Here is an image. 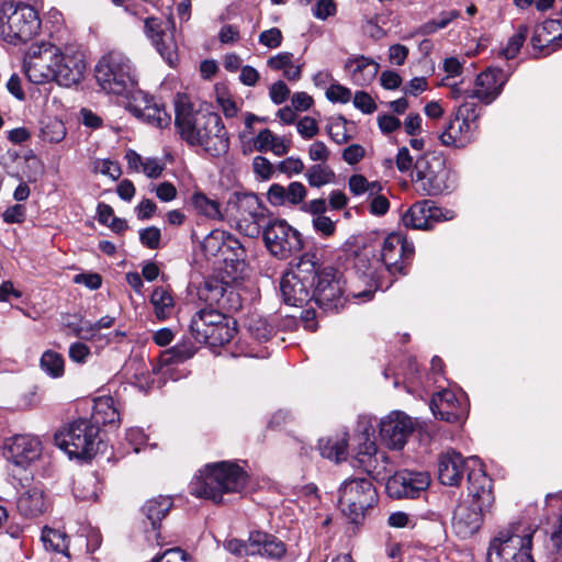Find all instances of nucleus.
<instances>
[{"instance_id": "obj_63", "label": "nucleus", "mask_w": 562, "mask_h": 562, "mask_svg": "<svg viewBox=\"0 0 562 562\" xmlns=\"http://www.w3.org/2000/svg\"><path fill=\"white\" fill-rule=\"evenodd\" d=\"M290 94V89L282 81L274 82L269 89V97L274 104L283 103Z\"/></svg>"}, {"instance_id": "obj_7", "label": "nucleus", "mask_w": 562, "mask_h": 562, "mask_svg": "<svg viewBox=\"0 0 562 562\" xmlns=\"http://www.w3.org/2000/svg\"><path fill=\"white\" fill-rule=\"evenodd\" d=\"M536 530L514 527L502 530L490 542L487 562H535L532 539Z\"/></svg>"}, {"instance_id": "obj_11", "label": "nucleus", "mask_w": 562, "mask_h": 562, "mask_svg": "<svg viewBox=\"0 0 562 562\" xmlns=\"http://www.w3.org/2000/svg\"><path fill=\"white\" fill-rule=\"evenodd\" d=\"M414 170L422 195L434 196L452 189L451 173L439 156L426 154L417 157Z\"/></svg>"}, {"instance_id": "obj_2", "label": "nucleus", "mask_w": 562, "mask_h": 562, "mask_svg": "<svg viewBox=\"0 0 562 562\" xmlns=\"http://www.w3.org/2000/svg\"><path fill=\"white\" fill-rule=\"evenodd\" d=\"M248 475L237 463L220 461L206 464L190 484L191 494L210 499L215 504L223 502L226 493H240L247 484Z\"/></svg>"}, {"instance_id": "obj_32", "label": "nucleus", "mask_w": 562, "mask_h": 562, "mask_svg": "<svg viewBox=\"0 0 562 562\" xmlns=\"http://www.w3.org/2000/svg\"><path fill=\"white\" fill-rule=\"evenodd\" d=\"M251 546H255V554L269 559H281L286 552V547L283 541L273 535L262 531H252Z\"/></svg>"}, {"instance_id": "obj_48", "label": "nucleus", "mask_w": 562, "mask_h": 562, "mask_svg": "<svg viewBox=\"0 0 562 562\" xmlns=\"http://www.w3.org/2000/svg\"><path fill=\"white\" fill-rule=\"evenodd\" d=\"M42 541L46 549L54 552L65 553L68 550L67 536L57 529L45 527L42 531Z\"/></svg>"}, {"instance_id": "obj_58", "label": "nucleus", "mask_w": 562, "mask_h": 562, "mask_svg": "<svg viewBox=\"0 0 562 562\" xmlns=\"http://www.w3.org/2000/svg\"><path fill=\"white\" fill-rule=\"evenodd\" d=\"M282 32L278 27H271L259 34V43L268 48H277L282 43Z\"/></svg>"}, {"instance_id": "obj_31", "label": "nucleus", "mask_w": 562, "mask_h": 562, "mask_svg": "<svg viewBox=\"0 0 562 562\" xmlns=\"http://www.w3.org/2000/svg\"><path fill=\"white\" fill-rule=\"evenodd\" d=\"M227 319L229 318L216 310L202 308L192 316L190 331L194 339L198 340L201 339L203 335L207 334L211 328Z\"/></svg>"}, {"instance_id": "obj_28", "label": "nucleus", "mask_w": 562, "mask_h": 562, "mask_svg": "<svg viewBox=\"0 0 562 562\" xmlns=\"http://www.w3.org/2000/svg\"><path fill=\"white\" fill-rule=\"evenodd\" d=\"M145 32L161 57L172 66L177 59L176 44L171 35L166 33L162 22L155 18H147L145 20Z\"/></svg>"}, {"instance_id": "obj_20", "label": "nucleus", "mask_w": 562, "mask_h": 562, "mask_svg": "<svg viewBox=\"0 0 562 562\" xmlns=\"http://www.w3.org/2000/svg\"><path fill=\"white\" fill-rule=\"evenodd\" d=\"M41 453V440L32 435H15L7 438L3 443V456L18 467L26 468L37 460Z\"/></svg>"}, {"instance_id": "obj_25", "label": "nucleus", "mask_w": 562, "mask_h": 562, "mask_svg": "<svg viewBox=\"0 0 562 562\" xmlns=\"http://www.w3.org/2000/svg\"><path fill=\"white\" fill-rule=\"evenodd\" d=\"M430 409L436 418L448 423H459L465 417V409L450 390L436 393L431 398Z\"/></svg>"}, {"instance_id": "obj_50", "label": "nucleus", "mask_w": 562, "mask_h": 562, "mask_svg": "<svg viewBox=\"0 0 562 562\" xmlns=\"http://www.w3.org/2000/svg\"><path fill=\"white\" fill-rule=\"evenodd\" d=\"M250 544H252V532H250L246 541L239 539H229L225 542L224 547L231 553L239 557L255 555V546Z\"/></svg>"}, {"instance_id": "obj_12", "label": "nucleus", "mask_w": 562, "mask_h": 562, "mask_svg": "<svg viewBox=\"0 0 562 562\" xmlns=\"http://www.w3.org/2000/svg\"><path fill=\"white\" fill-rule=\"evenodd\" d=\"M347 300L342 274L333 268L321 269L317 261V278L313 289L315 304L325 312H338L345 307Z\"/></svg>"}, {"instance_id": "obj_5", "label": "nucleus", "mask_w": 562, "mask_h": 562, "mask_svg": "<svg viewBox=\"0 0 562 562\" xmlns=\"http://www.w3.org/2000/svg\"><path fill=\"white\" fill-rule=\"evenodd\" d=\"M317 278V258L315 254H304L293 269L285 272L280 282L284 303L303 306L313 300V289Z\"/></svg>"}, {"instance_id": "obj_10", "label": "nucleus", "mask_w": 562, "mask_h": 562, "mask_svg": "<svg viewBox=\"0 0 562 562\" xmlns=\"http://www.w3.org/2000/svg\"><path fill=\"white\" fill-rule=\"evenodd\" d=\"M378 502V493L369 477H350L338 488V505L350 521L357 524L364 512Z\"/></svg>"}, {"instance_id": "obj_43", "label": "nucleus", "mask_w": 562, "mask_h": 562, "mask_svg": "<svg viewBox=\"0 0 562 562\" xmlns=\"http://www.w3.org/2000/svg\"><path fill=\"white\" fill-rule=\"evenodd\" d=\"M322 457L339 462L346 459L347 441L345 438H323L318 441Z\"/></svg>"}, {"instance_id": "obj_39", "label": "nucleus", "mask_w": 562, "mask_h": 562, "mask_svg": "<svg viewBox=\"0 0 562 562\" xmlns=\"http://www.w3.org/2000/svg\"><path fill=\"white\" fill-rule=\"evenodd\" d=\"M218 251L224 257L225 261L235 263V269L244 266L246 259V250L243 244L232 235H227L223 244L220 246Z\"/></svg>"}, {"instance_id": "obj_8", "label": "nucleus", "mask_w": 562, "mask_h": 562, "mask_svg": "<svg viewBox=\"0 0 562 562\" xmlns=\"http://www.w3.org/2000/svg\"><path fill=\"white\" fill-rule=\"evenodd\" d=\"M226 216L240 234L256 238L260 235L267 209L255 193H237L229 199Z\"/></svg>"}, {"instance_id": "obj_61", "label": "nucleus", "mask_w": 562, "mask_h": 562, "mask_svg": "<svg viewBox=\"0 0 562 562\" xmlns=\"http://www.w3.org/2000/svg\"><path fill=\"white\" fill-rule=\"evenodd\" d=\"M353 104L357 109L361 110L366 114H371L376 109L373 99L364 91L356 92L353 97Z\"/></svg>"}, {"instance_id": "obj_41", "label": "nucleus", "mask_w": 562, "mask_h": 562, "mask_svg": "<svg viewBox=\"0 0 562 562\" xmlns=\"http://www.w3.org/2000/svg\"><path fill=\"white\" fill-rule=\"evenodd\" d=\"M99 494V480L93 473L78 479L74 484V495L80 501H97Z\"/></svg>"}, {"instance_id": "obj_44", "label": "nucleus", "mask_w": 562, "mask_h": 562, "mask_svg": "<svg viewBox=\"0 0 562 562\" xmlns=\"http://www.w3.org/2000/svg\"><path fill=\"white\" fill-rule=\"evenodd\" d=\"M461 13L458 10L442 11L432 20L427 21L418 27V34L431 35L439 30L446 29L453 20L460 18Z\"/></svg>"}, {"instance_id": "obj_42", "label": "nucleus", "mask_w": 562, "mask_h": 562, "mask_svg": "<svg viewBox=\"0 0 562 562\" xmlns=\"http://www.w3.org/2000/svg\"><path fill=\"white\" fill-rule=\"evenodd\" d=\"M194 210L211 220H222L221 204L202 192H195L191 198Z\"/></svg>"}, {"instance_id": "obj_47", "label": "nucleus", "mask_w": 562, "mask_h": 562, "mask_svg": "<svg viewBox=\"0 0 562 562\" xmlns=\"http://www.w3.org/2000/svg\"><path fill=\"white\" fill-rule=\"evenodd\" d=\"M527 35L528 26L525 24H520L517 27L516 32L513 34V36L509 37L507 45L499 50V56L504 57L505 59L515 58L520 52V48L525 43Z\"/></svg>"}, {"instance_id": "obj_24", "label": "nucleus", "mask_w": 562, "mask_h": 562, "mask_svg": "<svg viewBox=\"0 0 562 562\" xmlns=\"http://www.w3.org/2000/svg\"><path fill=\"white\" fill-rule=\"evenodd\" d=\"M535 49L550 54L562 47V21L549 19L537 25L530 38Z\"/></svg>"}, {"instance_id": "obj_36", "label": "nucleus", "mask_w": 562, "mask_h": 562, "mask_svg": "<svg viewBox=\"0 0 562 562\" xmlns=\"http://www.w3.org/2000/svg\"><path fill=\"white\" fill-rule=\"evenodd\" d=\"M198 348L190 339H183L173 347L166 349L160 353L159 362L161 366L182 363L191 359Z\"/></svg>"}, {"instance_id": "obj_6", "label": "nucleus", "mask_w": 562, "mask_h": 562, "mask_svg": "<svg viewBox=\"0 0 562 562\" xmlns=\"http://www.w3.org/2000/svg\"><path fill=\"white\" fill-rule=\"evenodd\" d=\"M95 78L102 90L121 95L136 90V71L131 59L119 50H111L98 61Z\"/></svg>"}, {"instance_id": "obj_15", "label": "nucleus", "mask_w": 562, "mask_h": 562, "mask_svg": "<svg viewBox=\"0 0 562 562\" xmlns=\"http://www.w3.org/2000/svg\"><path fill=\"white\" fill-rule=\"evenodd\" d=\"M58 47L50 43L32 44L24 59L25 75L35 85L55 80Z\"/></svg>"}, {"instance_id": "obj_38", "label": "nucleus", "mask_w": 562, "mask_h": 562, "mask_svg": "<svg viewBox=\"0 0 562 562\" xmlns=\"http://www.w3.org/2000/svg\"><path fill=\"white\" fill-rule=\"evenodd\" d=\"M92 418L94 424H115L120 420V414L112 397H100L95 400Z\"/></svg>"}, {"instance_id": "obj_14", "label": "nucleus", "mask_w": 562, "mask_h": 562, "mask_svg": "<svg viewBox=\"0 0 562 562\" xmlns=\"http://www.w3.org/2000/svg\"><path fill=\"white\" fill-rule=\"evenodd\" d=\"M415 252L414 244L408 241L401 233L389 234L382 244L380 261L389 279L396 274H406L407 262Z\"/></svg>"}, {"instance_id": "obj_60", "label": "nucleus", "mask_w": 562, "mask_h": 562, "mask_svg": "<svg viewBox=\"0 0 562 562\" xmlns=\"http://www.w3.org/2000/svg\"><path fill=\"white\" fill-rule=\"evenodd\" d=\"M326 97L331 102L347 103L351 99V91L341 85H331L326 91Z\"/></svg>"}, {"instance_id": "obj_18", "label": "nucleus", "mask_w": 562, "mask_h": 562, "mask_svg": "<svg viewBox=\"0 0 562 562\" xmlns=\"http://www.w3.org/2000/svg\"><path fill=\"white\" fill-rule=\"evenodd\" d=\"M429 484L430 476L427 472L402 470L389 477L385 488L392 498H416Z\"/></svg>"}, {"instance_id": "obj_26", "label": "nucleus", "mask_w": 562, "mask_h": 562, "mask_svg": "<svg viewBox=\"0 0 562 562\" xmlns=\"http://www.w3.org/2000/svg\"><path fill=\"white\" fill-rule=\"evenodd\" d=\"M467 470L468 464L461 453L450 450L439 456L438 479L443 485L458 486Z\"/></svg>"}, {"instance_id": "obj_9", "label": "nucleus", "mask_w": 562, "mask_h": 562, "mask_svg": "<svg viewBox=\"0 0 562 562\" xmlns=\"http://www.w3.org/2000/svg\"><path fill=\"white\" fill-rule=\"evenodd\" d=\"M41 21L29 4L5 0L0 7V32L10 43L26 42L37 34Z\"/></svg>"}, {"instance_id": "obj_35", "label": "nucleus", "mask_w": 562, "mask_h": 562, "mask_svg": "<svg viewBox=\"0 0 562 562\" xmlns=\"http://www.w3.org/2000/svg\"><path fill=\"white\" fill-rule=\"evenodd\" d=\"M172 504L171 497L159 495L148 499L143 505L142 513L149 521L153 531L159 529L160 521L167 516Z\"/></svg>"}, {"instance_id": "obj_49", "label": "nucleus", "mask_w": 562, "mask_h": 562, "mask_svg": "<svg viewBox=\"0 0 562 562\" xmlns=\"http://www.w3.org/2000/svg\"><path fill=\"white\" fill-rule=\"evenodd\" d=\"M481 114V109L477 106V103L474 99L470 97H465V100L458 106L456 111V117L464 121L469 125H479L477 120Z\"/></svg>"}, {"instance_id": "obj_34", "label": "nucleus", "mask_w": 562, "mask_h": 562, "mask_svg": "<svg viewBox=\"0 0 562 562\" xmlns=\"http://www.w3.org/2000/svg\"><path fill=\"white\" fill-rule=\"evenodd\" d=\"M292 142L289 138L273 134L269 128L261 130L254 139V147L260 153L268 150L276 156H284L289 153Z\"/></svg>"}, {"instance_id": "obj_16", "label": "nucleus", "mask_w": 562, "mask_h": 562, "mask_svg": "<svg viewBox=\"0 0 562 562\" xmlns=\"http://www.w3.org/2000/svg\"><path fill=\"white\" fill-rule=\"evenodd\" d=\"M126 108L134 116L153 126L164 128L171 123V115L167 113L165 106L143 90L131 91Z\"/></svg>"}, {"instance_id": "obj_21", "label": "nucleus", "mask_w": 562, "mask_h": 562, "mask_svg": "<svg viewBox=\"0 0 562 562\" xmlns=\"http://www.w3.org/2000/svg\"><path fill=\"white\" fill-rule=\"evenodd\" d=\"M55 63L56 77L54 81L65 87L80 82L86 70V60L82 52L74 47H67L65 52L58 49Z\"/></svg>"}, {"instance_id": "obj_27", "label": "nucleus", "mask_w": 562, "mask_h": 562, "mask_svg": "<svg viewBox=\"0 0 562 562\" xmlns=\"http://www.w3.org/2000/svg\"><path fill=\"white\" fill-rule=\"evenodd\" d=\"M477 130L479 125H469L454 116L439 134V140L447 147L463 148L475 139Z\"/></svg>"}, {"instance_id": "obj_33", "label": "nucleus", "mask_w": 562, "mask_h": 562, "mask_svg": "<svg viewBox=\"0 0 562 562\" xmlns=\"http://www.w3.org/2000/svg\"><path fill=\"white\" fill-rule=\"evenodd\" d=\"M114 322V317L106 315L101 317L95 323L81 319L79 324H69L68 327H70L74 335L80 339L99 341L105 338V335H102L101 330L112 327Z\"/></svg>"}, {"instance_id": "obj_37", "label": "nucleus", "mask_w": 562, "mask_h": 562, "mask_svg": "<svg viewBox=\"0 0 562 562\" xmlns=\"http://www.w3.org/2000/svg\"><path fill=\"white\" fill-rule=\"evenodd\" d=\"M235 333L236 329L231 325V319H227L226 322L217 324V326L211 328L207 334L203 335L201 339H198L196 341L212 347L223 346L233 339Z\"/></svg>"}, {"instance_id": "obj_1", "label": "nucleus", "mask_w": 562, "mask_h": 562, "mask_svg": "<svg viewBox=\"0 0 562 562\" xmlns=\"http://www.w3.org/2000/svg\"><path fill=\"white\" fill-rule=\"evenodd\" d=\"M175 124L183 140L200 146L212 157H221L229 149V137L221 116L214 112H193L189 99L177 94Z\"/></svg>"}, {"instance_id": "obj_57", "label": "nucleus", "mask_w": 562, "mask_h": 562, "mask_svg": "<svg viewBox=\"0 0 562 562\" xmlns=\"http://www.w3.org/2000/svg\"><path fill=\"white\" fill-rule=\"evenodd\" d=\"M252 169L254 172L263 180L270 179L274 171L273 165L263 156H256L254 158Z\"/></svg>"}, {"instance_id": "obj_46", "label": "nucleus", "mask_w": 562, "mask_h": 562, "mask_svg": "<svg viewBox=\"0 0 562 562\" xmlns=\"http://www.w3.org/2000/svg\"><path fill=\"white\" fill-rule=\"evenodd\" d=\"M40 366L52 378H60L65 372L63 356L53 350H47L42 355Z\"/></svg>"}, {"instance_id": "obj_40", "label": "nucleus", "mask_w": 562, "mask_h": 562, "mask_svg": "<svg viewBox=\"0 0 562 562\" xmlns=\"http://www.w3.org/2000/svg\"><path fill=\"white\" fill-rule=\"evenodd\" d=\"M150 303L154 306V312L159 321L168 318L175 306L173 297L169 291L162 286H158L154 290L150 296Z\"/></svg>"}, {"instance_id": "obj_17", "label": "nucleus", "mask_w": 562, "mask_h": 562, "mask_svg": "<svg viewBox=\"0 0 562 562\" xmlns=\"http://www.w3.org/2000/svg\"><path fill=\"white\" fill-rule=\"evenodd\" d=\"M452 210L437 206L430 200H422L414 203L402 216L403 225L413 229H431L439 222L453 220Z\"/></svg>"}, {"instance_id": "obj_53", "label": "nucleus", "mask_w": 562, "mask_h": 562, "mask_svg": "<svg viewBox=\"0 0 562 562\" xmlns=\"http://www.w3.org/2000/svg\"><path fill=\"white\" fill-rule=\"evenodd\" d=\"M296 130L301 137L304 139H312L319 132L316 120L311 116H303L296 123Z\"/></svg>"}, {"instance_id": "obj_56", "label": "nucleus", "mask_w": 562, "mask_h": 562, "mask_svg": "<svg viewBox=\"0 0 562 562\" xmlns=\"http://www.w3.org/2000/svg\"><path fill=\"white\" fill-rule=\"evenodd\" d=\"M160 238V229L155 226L147 227L139 232L140 243L150 249H157L159 247Z\"/></svg>"}, {"instance_id": "obj_62", "label": "nucleus", "mask_w": 562, "mask_h": 562, "mask_svg": "<svg viewBox=\"0 0 562 562\" xmlns=\"http://www.w3.org/2000/svg\"><path fill=\"white\" fill-rule=\"evenodd\" d=\"M90 355V348L83 342L77 341L69 346V358L76 363H85Z\"/></svg>"}, {"instance_id": "obj_51", "label": "nucleus", "mask_w": 562, "mask_h": 562, "mask_svg": "<svg viewBox=\"0 0 562 562\" xmlns=\"http://www.w3.org/2000/svg\"><path fill=\"white\" fill-rule=\"evenodd\" d=\"M248 329L260 341L270 339L274 333L273 326L262 318L251 319Z\"/></svg>"}, {"instance_id": "obj_13", "label": "nucleus", "mask_w": 562, "mask_h": 562, "mask_svg": "<svg viewBox=\"0 0 562 562\" xmlns=\"http://www.w3.org/2000/svg\"><path fill=\"white\" fill-rule=\"evenodd\" d=\"M263 241L269 252L286 259L300 251L303 244L301 234L284 220H273L262 228Z\"/></svg>"}, {"instance_id": "obj_29", "label": "nucleus", "mask_w": 562, "mask_h": 562, "mask_svg": "<svg viewBox=\"0 0 562 562\" xmlns=\"http://www.w3.org/2000/svg\"><path fill=\"white\" fill-rule=\"evenodd\" d=\"M380 65L370 57L358 55L348 58L345 63V70L351 81L360 87L370 85L376 77Z\"/></svg>"}, {"instance_id": "obj_52", "label": "nucleus", "mask_w": 562, "mask_h": 562, "mask_svg": "<svg viewBox=\"0 0 562 562\" xmlns=\"http://www.w3.org/2000/svg\"><path fill=\"white\" fill-rule=\"evenodd\" d=\"M43 139L49 143H59L66 136V128L60 121H53L42 128Z\"/></svg>"}, {"instance_id": "obj_4", "label": "nucleus", "mask_w": 562, "mask_h": 562, "mask_svg": "<svg viewBox=\"0 0 562 562\" xmlns=\"http://www.w3.org/2000/svg\"><path fill=\"white\" fill-rule=\"evenodd\" d=\"M99 434L100 428L92 420L79 418L59 428L54 440L70 459L90 460L101 443Z\"/></svg>"}, {"instance_id": "obj_22", "label": "nucleus", "mask_w": 562, "mask_h": 562, "mask_svg": "<svg viewBox=\"0 0 562 562\" xmlns=\"http://www.w3.org/2000/svg\"><path fill=\"white\" fill-rule=\"evenodd\" d=\"M414 430L409 416L393 412L380 422V438L391 449H402Z\"/></svg>"}, {"instance_id": "obj_55", "label": "nucleus", "mask_w": 562, "mask_h": 562, "mask_svg": "<svg viewBox=\"0 0 562 562\" xmlns=\"http://www.w3.org/2000/svg\"><path fill=\"white\" fill-rule=\"evenodd\" d=\"M285 193L286 203L297 205L304 201L307 191L301 182L294 181L285 188Z\"/></svg>"}, {"instance_id": "obj_23", "label": "nucleus", "mask_w": 562, "mask_h": 562, "mask_svg": "<svg viewBox=\"0 0 562 562\" xmlns=\"http://www.w3.org/2000/svg\"><path fill=\"white\" fill-rule=\"evenodd\" d=\"M507 80L508 75L501 68L490 67L477 75L475 88L467 92L468 97L477 99L484 104H490L501 94Z\"/></svg>"}, {"instance_id": "obj_54", "label": "nucleus", "mask_w": 562, "mask_h": 562, "mask_svg": "<svg viewBox=\"0 0 562 562\" xmlns=\"http://www.w3.org/2000/svg\"><path fill=\"white\" fill-rule=\"evenodd\" d=\"M281 173L292 177L304 170V162L299 157H288L280 161L276 167Z\"/></svg>"}, {"instance_id": "obj_3", "label": "nucleus", "mask_w": 562, "mask_h": 562, "mask_svg": "<svg viewBox=\"0 0 562 562\" xmlns=\"http://www.w3.org/2000/svg\"><path fill=\"white\" fill-rule=\"evenodd\" d=\"M469 493L472 499L460 503L453 513L452 528L462 539L473 536L482 524V505L491 501V484L481 470L468 472Z\"/></svg>"}, {"instance_id": "obj_45", "label": "nucleus", "mask_w": 562, "mask_h": 562, "mask_svg": "<svg viewBox=\"0 0 562 562\" xmlns=\"http://www.w3.org/2000/svg\"><path fill=\"white\" fill-rule=\"evenodd\" d=\"M305 177L311 187L321 188L334 182L336 176L329 166L315 164L307 169Z\"/></svg>"}, {"instance_id": "obj_64", "label": "nucleus", "mask_w": 562, "mask_h": 562, "mask_svg": "<svg viewBox=\"0 0 562 562\" xmlns=\"http://www.w3.org/2000/svg\"><path fill=\"white\" fill-rule=\"evenodd\" d=\"M153 562H188V555L179 548L168 549Z\"/></svg>"}, {"instance_id": "obj_59", "label": "nucleus", "mask_w": 562, "mask_h": 562, "mask_svg": "<svg viewBox=\"0 0 562 562\" xmlns=\"http://www.w3.org/2000/svg\"><path fill=\"white\" fill-rule=\"evenodd\" d=\"M337 5L334 0H318L313 8V14L319 20H326L336 14Z\"/></svg>"}, {"instance_id": "obj_30", "label": "nucleus", "mask_w": 562, "mask_h": 562, "mask_svg": "<svg viewBox=\"0 0 562 562\" xmlns=\"http://www.w3.org/2000/svg\"><path fill=\"white\" fill-rule=\"evenodd\" d=\"M19 513L26 518H34L47 509V502L42 488L33 486L24 491L16 501Z\"/></svg>"}, {"instance_id": "obj_19", "label": "nucleus", "mask_w": 562, "mask_h": 562, "mask_svg": "<svg viewBox=\"0 0 562 562\" xmlns=\"http://www.w3.org/2000/svg\"><path fill=\"white\" fill-rule=\"evenodd\" d=\"M355 268L373 282L374 290L352 293L353 299L370 300L374 291H386L394 282V279L386 278L380 259L370 249L364 248L357 255Z\"/></svg>"}]
</instances>
